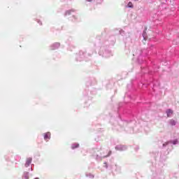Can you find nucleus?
<instances>
[{"mask_svg":"<svg viewBox=\"0 0 179 179\" xmlns=\"http://www.w3.org/2000/svg\"><path fill=\"white\" fill-rule=\"evenodd\" d=\"M50 138H51V134L50 133L48 132V133L45 134V135H44L45 141H48V140H50Z\"/></svg>","mask_w":179,"mask_h":179,"instance_id":"obj_1","label":"nucleus"},{"mask_svg":"<svg viewBox=\"0 0 179 179\" xmlns=\"http://www.w3.org/2000/svg\"><path fill=\"white\" fill-rule=\"evenodd\" d=\"M31 160H32L31 158H28L27 159V162L25 163V166L26 167H29L30 166V164H31Z\"/></svg>","mask_w":179,"mask_h":179,"instance_id":"obj_2","label":"nucleus"},{"mask_svg":"<svg viewBox=\"0 0 179 179\" xmlns=\"http://www.w3.org/2000/svg\"><path fill=\"white\" fill-rule=\"evenodd\" d=\"M166 114H167V117H171V115H173V110L168 109L166 110Z\"/></svg>","mask_w":179,"mask_h":179,"instance_id":"obj_3","label":"nucleus"},{"mask_svg":"<svg viewBox=\"0 0 179 179\" xmlns=\"http://www.w3.org/2000/svg\"><path fill=\"white\" fill-rule=\"evenodd\" d=\"M169 123L171 125V127H174V125H176V124H177L176 120H174L173 119L170 120Z\"/></svg>","mask_w":179,"mask_h":179,"instance_id":"obj_4","label":"nucleus"},{"mask_svg":"<svg viewBox=\"0 0 179 179\" xmlns=\"http://www.w3.org/2000/svg\"><path fill=\"white\" fill-rule=\"evenodd\" d=\"M79 146V143H74L72 145L71 148L72 149H76V148H78Z\"/></svg>","mask_w":179,"mask_h":179,"instance_id":"obj_5","label":"nucleus"},{"mask_svg":"<svg viewBox=\"0 0 179 179\" xmlns=\"http://www.w3.org/2000/svg\"><path fill=\"white\" fill-rule=\"evenodd\" d=\"M128 7L129 8H134V5H132V2H129Z\"/></svg>","mask_w":179,"mask_h":179,"instance_id":"obj_6","label":"nucleus"},{"mask_svg":"<svg viewBox=\"0 0 179 179\" xmlns=\"http://www.w3.org/2000/svg\"><path fill=\"white\" fill-rule=\"evenodd\" d=\"M55 45H57V47H59V43H56Z\"/></svg>","mask_w":179,"mask_h":179,"instance_id":"obj_7","label":"nucleus"},{"mask_svg":"<svg viewBox=\"0 0 179 179\" xmlns=\"http://www.w3.org/2000/svg\"><path fill=\"white\" fill-rule=\"evenodd\" d=\"M176 142H177V141H173V145H176Z\"/></svg>","mask_w":179,"mask_h":179,"instance_id":"obj_8","label":"nucleus"},{"mask_svg":"<svg viewBox=\"0 0 179 179\" xmlns=\"http://www.w3.org/2000/svg\"><path fill=\"white\" fill-rule=\"evenodd\" d=\"M87 1H88V2H92V0H87Z\"/></svg>","mask_w":179,"mask_h":179,"instance_id":"obj_9","label":"nucleus"},{"mask_svg":"<svg viewBox=\"0 0 179 179\" xmlns=\"http://www.w3.org/2000/svg\"><path fill=\"white\" fill-rule=\"evenodd\" d=\"M135 1H138V0H135Z\"/></svg>","mask_w":179,"mask_h":179,"instance_id":"obj_10","label":"nucleus"}]
</instances>
